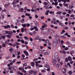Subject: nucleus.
I'll list each match as a JSON object with an SVG mask.
<instances>
[{"instance_id": "nucleus-47", "label": "nucleus", "mask_w": 75, "mask_h": 75, "mask_svg": "<svg viewBox=\"0 0 75 75\" xmlns=\"http://www.w3.org/2000/svg\"><path fill=\"white\" fill-rule=\"evenodd\" d=\"M44 5H45V6H46V5H47V2H44Z\"/></svg>"}, {"instance_id": "nucleus-38", "label": "nucleus", "mask_w": 75, "mask_h": 75, "mask_svg": "<svg viewBox=\"0 0 75 75\" xmlns=\"http://www.w3.org/2000/svg\"><path fill=\"white\" fill-rule=\"evenodd\" d=\"M36 64V67H38V62L36 61L35 62Z\"/></svg>"}, {"instance_id": "nucleus-30", "label": "nucleus", "mask_w": 75, "mask_h": 75, "mask_svg": "<svg viewBox=\"0 0 75 75\" xmlns=\"http://www.w3.org/2000/svg\"><path fill=\"white\" fill-rule=\"evenodd\" d=\"M50 14H52L54 15V11H51L50 12Z\"/></svg>"}, {"instance_id": "nucleus-61", "label": "nucleus", "mask_w": 75, "mask_h": 75, "mask_svg": "<svg viewBox=\"0 0 75 75\" xmlns=\"http://www.w3.org/2000/svg\"><path fill=\"white\" fill-rule=\"evenodd\" d=\"M66 44H70V43L69 42L67 41L66 42Z\"/></svg>"}, {"instance_id": "nucleus-43", "label": "nucleus", "mask_w": 75, "mask_h": 75, "mask_svg": "<svg viewBox=\"0 0 75 75\" xmlns=\"http://www.w3.org/2000/svg\"><path fill=\"white\" fill-rule=\"evenodd\" d=\"M11 27L12 28H14V25H13V24H11Z\"/></svg>"}, {"instance_id": "nucleus-44", "label": "nucleus", "mask_w": 75, "mask_h": 75, "mask_svg": "<svg viewBox=\"0 0 75 75\" xmlns=\"http://www.w3.org/2000/svg\"><path fill=\"white\" fill-rule=\"evenodd\" d=\"M35 40H38V36H36L35 38Z\"/></svg>"}, {"instance_id": "nucleus-41", "label": "nucleus", "mask_w": 75, "mask_h": 75, "mask_svg": "<svg viewBox=\"0 0 75 75\" xmlns=\"http://www.w3.org/2000/svg\"><path fill=\"white\" fill-rule=\"evenodd\" d=\"M65 61L66 62H68V58H66L65 59Z\"/></svg>"}, {"instance_id": "nucleus-24", "label": "nucleus", "mask_w": 75, "mask_h": 75, "mask_svg": "<svg viewBox=\"0 0 75 75\" xmlns=\"http://www.w3.org/2000/svg\"><path fill=\"white\" fill-rule=\"evenodd\" d=\"M43 24L44 25L45 27H47V25L46 23H43Z\"/></svg>"}, {"instance_id": "nucleus-42", "label": "nucleus", "mask_w": 75, "mask_h": 75, "mask_svg": "<svg viewBox=\"0 0 75 75\" xmlns=\"http://www.w3.org/2000/svg\"><path fill=\"white\" fill-rule=\"evenodd\" d=\"M15 44L16 45H20V43H18V42H16V43H15Z\"/></svg>"}, {"instance_id": "nucleus-46", "label": "nucleus", "mask_w": 75, "mask_h": 75, "mask_svg": "<svg viewBox=\"0 0 75 75\" xmlns=\"http://www.w3.org/2000/svg\"><path fill=\"white\" fill-rule=\"evenodd\" d=\"M17 23H15V24H16V25H17V23H18V21H19V20H17Z\"/></svg>"}, {"instance_id": "nucleus-7", "label": "nucleus", "mask_w": 75, "mask_h": 75, "mask_svg": "<svg viewBox=\"0 0 75 75\" xmlns=\"http://www.w3.org/2000/svg\"><path fill=\"white\" fill-rule=\"evenodd\" d=\"M74 53H75V51L74 50L71 51L70 52V55H72V56H73V55L72 54H74Z\"/></svg>"}, {"instance_id": "nucleus-29", "label": "nucleus", "mask_w": 75, "mask_h": 75, "mask_svg": "<svg viewBox=\"0 0 75 75\" xmlns=\"http://www.w3.org/2000/svg\"><path fill=\"white\" fill-rule=\"evenodd\" d=\"M35 64V63H34V62H32L31 63V65L32 66H34Z\"/></svg>"}, {"instance_id": "nucleus-37", "label": "nucleus", "mask_w": 75, "mask_h": 75, "mask_svg": "<svg viewBox=\"0 0 75 75\" xmlns=\"http://www.w3.org/2000/svg\"><path fill=\"white\" fill-rule=\"evenodd\" d=\"M6 45L5 44H3L2 47H6Z\"/></svg>"}, {"instance_id": "nucleus-28", "label": "nucleus", "mask_w": 75, "mask_h": 75, "mask_svg": "<svg viewBox=\"0 0 75 75\" xmlns=\"http://www.w3.org/2000/svg\"><path fill=\"white\" fill-rule=\"evenodd\" d=\"M15 55H18V52L16 51L15 52Z\"/></svg>"}, {"instance_id": "nucleus-1", "label": "nucleus", "mask_w": 75, "mask_h": 75, "mask_svg": "<svg viewBox=\"0 0 75 75\" xmlns=\"http://www.w3.org/2000/svg\"><path fill=\"white\" fill-rule=\"evenodd\" d=\"M56 68L58 70H61V67L60 65L59 64H57L56 65Z\"/></svg>"}, {"instance_id": "nucleus-36", "label": "nucleus", "mask_w": 75, "mask_h": 75, "mask_svg": "<svg viewBox=\"0 0 75 75\" xmlns=\"http://www.w3.org/2000/svg\"><path fill=\"white\" fill-rule=\"evenodd\" d=\"M63 5H64V6H66V7H68V5L66 4V3H64L63 4Z\"/></svg>"}, {"instance_id": "nucleus-59", "label": "nucleus", "mask_w": 75, "mask_h": 75, "mask_svg": "<svg viewBox=\"0 0 75 75\" xmlns=\"http://www.w3.org/2000/svg\"><path fill=\"white\" fill-rule=\"evenodd\" d=\"M25 44L26 45L28 44V42H27V41H25Z\"/></svg>"}, {"instance_id": "nucleus-18", "label": "nucleus", "mask_w": 75, "mask_h": 75, "mask_svg": "<svg viewBox=\"0 0 75 75\" xmlns=\"http://www.w3.org/2000/svg\"><path fill=\"white\" fill-rule=\"evenodd\" d=\"M33 72H34V71L33 70H30L29 71V73L30 74H33Z\"/></svg>"}, {"instance_id": "nucleus-34", "label": "nucleus", "mask_w": 75, "mask_h": 75, "mask_svg": "<svg viewBox=\"0 0 75 75\" xmlns=\"http://www.w3.org/2000/svg\"><path fill=\"white\" fill-rule=\"evenodd\" d=\"M59 25H61L62 26V23L61 22H59Z\"/></svg>"}, {"instance_id": "nucleus-64", "label": "nucleus", "mask_w": 75, "mask_h": 75, "mask_svg": "<svg viewBox=\"0 0 75 75\" xmlns=\"http://www.w3.org/2000/svg\"><path fill=\"white\" fill-rule=\"evenodd\" d=\"M47 71H50V69L48 68L47 69Z\"/></svg>"}, {"instance_id": "nucleus-22", "label": "nucleus", "mask_w": 75, "mask_h": 75, "mask_svg": "<svg viewBox=\"0 0 75 75\" xmlns=\"http://www.w3.org/2000/svg\"><path fill=\"white\" fill-rule=\"evenodd\" d=\"M45 8L46 10H48V9H49V7H48V6H45Z\"/></svg>"}, {"instance_id": "nucleus-53", "label": "nucleus", "mask_w": 75, "mask_h": 75, "mask_svg": "<svg viewBox=\"0 0 75 75\" xmlns=\"http://www.w3.org/2000/svg\"><path fill=\"white\" fill-rule=\"evenodd\" d=\"M35 33H36V31H34L33 32V34H35Z\"/></svg>"}, {"instance_id": "nucleus-45", "label": "nucleus", "mask_w": 75, "mask_h": 75, "mask_svg": "<svg viewBox=\"0 0 75 75\" xmlns=\"http://www.w3.org/2000/svg\"><path fill=\"white\" fill-rule=\"evenodd\" d=\"M7 28H10V26L9 25H7Z\"/></svg>"}, {"instance_id": "nucleus-39", "label": "nucleus", "mask_w": 75, "mask_h": 75, "mask_svg": "<svg viewBox=\"0 0 75 75\" xmlns=\"http://www.w3.org/2000/svg\"><path fill=\"white\" fill-rule=\"evenodd\" d=\"M57 4H58V2H55L54 4V5H55L56 6H57Z\"/></svg>"}, {"instance_id": "nucleus-26", "label": "nucleus", "mask_w": 75, "mask_h": 75, "mask_svg": "<svg viewBox=\"0 0 75 75\" xmlns=\"http://www.w3.org/2000/svg\"><path fill=\"white\" fill-rule=\"evenodd\" d=\"M21 42H22V44H24V41L23 40V39L21 40Z\"/></svg>"}, {"instance_id": "nucleus-31", "label": "nucleus", "mask_w": 75, "mask_h": 75, "mask_svg": "<svg viewBox=\"0 0 75 75\" xmlns=\"http://www.w3.org/2000/svg\"><path fill=\"white\" fill-rule=\"evenodd\" d=\"M8 5H10V4H5V7H7Z\"/></svg>"}, {"instance_id": "nucleus-11", "label": "nucleus", "mask_w": 75, "mask_h": 75, "mask_svg": "<svg viewBox=\"0 0 75 75\" xmlns=\"http://www.w3.org/2000/svg\"><path fill=\"white\" fill-rule=\"evenodd\" d=\"M21 25L24 28H25L27 26V25H26V24H22Z\"/></svg>"}, {"instance_id": "nucleus-51", "label": "nucleus", "mask_w": 75, "mask_h": 75, "mask_svg": "<svg viewBox=\"0 0 75 75\" xmlns=\"http://www.w3.org/2000/svg\"><path fill=\"white\" fill-rule=\"evenodd\" d=\"M22 72H24V73H26V71L24 70V69H23L22 71Z\"/></svg>"}, {"instance_id": "nucleus-25", "label": "nucleus", "mask_w": 75, "mask_h": 75, "mask_svg": "<svg viewBox=\"0 0 75 75\" xmlns=\"http://www.w3.org/2000/svg\"><path fill=\"white\" fill-rule=\"evenodd\" d=\"M69 75H72V71H69Z\"/></svg>"}, {"instance_id": "nucleus-40", "label": "nucleus", "mask_w": 75, "mask_h": 75, "mask_svg": "<svg viewBox=\"0 0 75 75\" xmlns=\"http://www.w3.org/2000/svg\"><path fill=\"white\" fill-rule=\"evenodd\" d=\"M49 42V40H46L45 41V43H48Z\"/></svg>"}, {"instance_id": "nucleus-50", "label": "nucleus", "mask_w": 75, "mask_h": 75, "mask_svg": "<svg viewBox=\"0 0 75 75\" xmlns=\"http://www.w3.org/2000/svg\"><path fill=\"white\" fill-rule=\"evenodd\" d=\"M70 17H74V15L72 14L70 16Z\"/></svg>"}, {"instance_id": "nucleus-16", "label": "nucleus", "mask_w": 75, "mask_h": 75, "mask_svg": "<svg viewBox=\"0 0 75 75\" xmlns=\"http://www.w3.org/2000/svg\"><path fill=\"white\" fill-rule=\"evenodd\" d=\"M19 69L20 70V71H23V69H24L23 68H21V67H19Z\"/></svg>"}, {"instance_id": "nucleus-14", "label": "nucleus", "mask_w": 75, "mask_h": 75, "mask_svg": "<svg viewBox=\"0 0 75 75\" xmlns=\"http://www.w3.org/2000/svg\"><path fill=\"white\" fill-rule=\"evenodd\" d=\"M6 37H7L8 38H11L12 36L11 35L10 36V35H6Z\"/></svg>"}, {"instance_id": "nucleus-3", "label": "nucleus", "mask_w": 75, "mask_h": 75, "mask_svg": "<svg viewBox=\"0 0 75 75\" xmlns=\"http://www.w3.org/2000/svg\"><path fill=\"white\" fill-rule=\"evenodd\" d=\"M55 21H56V19L55 18H53V21H51V23L54 24H57V23Z\"/></svg>"}, {"instance_id": "nucleus-57", "label": "nucleus", "mask_w": 75, "mask_h": 75, "mask_svg": "<svg viewBox=\"0 0 75 75\" xmlns=\"http://www.w3.org/2000/svg\"><path fill=\"white\" fill-rule=\"evenodd\" d=\"M47 48H48V49H50V50H51V47L50 46L48 47Z\"/></svg>"}, {"instance_id": "nucleus-55", "label": "nucleus", "mask_w": 75, "mask_h": 75, "mask_svg": "<svg viewBox=\"0 0 75 75\" xmlns=\"http://www.w3.org/2000/svg\"><path fill=\"white\" fill-rule=\"evenodd\" d=\"M41 72H42L43 73V72H45L46 71H45L44 70H42Z\"/></svg>"}, {"instance_id": "nucleus-33", "label": "nucleus", "mask_w": 75, "mask_h": 75, "mask_svg": "<svg viewBox=\"0 0 75 75\" xmlns=\"http://www.w3.org/2000/svg\"><path fill=\"white\" fill-rule=\"evenodd\" d=\"M30 24L29 23H27V24L26 26L27 27H30Z\"/></svg>"}, {"instance_id": "nucleus-20", "label": "nucleus", "mask_w": 75, "mask_h": 75, "mask_svg": "<svg viewBox=\"0 0 75 75\" xmlns=\"http://www.w3.org/2000/svg\"><path fill=\"white\" fill-rule=\"evenodd\" d=\"M61 13H62V12L61 11H59L56 13V14H61Z\"/></svg>"}, {"instance_id": "nucleus-56", "label": "nucleus", "mask_w": 75, "mask_h": 75, "mask_svg": "<svg viewBox=\"0 0 75 75\" xmlns=\"http://www.w3.org/2000/svg\"><path fill=\"white\" fill-rule=\"evenodd\" d=\"M45 67H46V68H49V67H48V66L47 65H45Z\"/></svg>"}, {"instance_id": "nucleus-13", "label": "nucleus", "mask_w": 75, "mask_h": 75, "mask_svg": "<svg viewBox=\"0 0 75 75\" xmlns=\"http://www.w3.org/2000/svg\"><path fill=\"white\" fill-rule=\"evenodd\" d=\"M49 54H50V53L47 52H46L44 53V55H49Z\"/></svg>"}, {"instance_id": "nucleus-21", "label": "nucleus", "mask_w": 75, "mask_h": 75, "mask_svg": "<svg viewBox=\"0 0 75 75\" xmlns=\"http://www.w3.org/2000/svg\"><path fill=\"white\" fill-rule=\"evenodd\" d=\"M34 23L35 24V25H38V22H37L36 21H34Z\"/></svg>"}, {"instance_id": "nucleus-52", "label": "nucleus", "mask_w": 75, "mask_h": 75, "mask_svg": "<svg viewBox=\"0 0 75 75\" xmlns=\"http://www.w3.org/2000/svg\"><path fill=\"white\" fill-rule=\"evenodd\" d=\"M64 28L65 30H68V27L65 26L64 27Z\"/></svg>"}, {"instance_id": "nucleus-63", "label": "nucleus", "mask_w": 75, "mask_h": 75, "mask_svg": "<svg viewBox=\"0 0 75 75\" xmlns=\"http://www.w3.org/2000/svg\"><path fill=\"white\" fill-rule=\"evenodd\" d=\"M22 58H24V57H25V55H24V54H22Z\"/></svg>"}, {"instance_id": "nucleus-12", "label": "nucleus", "mask_w": 75, "mask_h": 75, "mask_svg": "<svg viewBox=\"0 0 75 75\" xmlns=\"http://www.w3.org/2000/svg\"><path fill=\"white\" fill-rule=\"evenodd\" d=\"M66 11H68V13L69 14H71V11L70 10H66Z\"/></svg>"}, {"instance_id": "nucleus-2", "label": "nucleus", "mask_w": 75, "mask_h": 75, "mask_svg": "<svg viewBox=\"0 0 75 75\" xmlns=\"http://www.w3.org/2000/svg\"><path fill=\"white\" fill-rule=\"evenodd\" d=\"M57 43H58V40H56V41H54L53 42V46L54 47H57Z\"/></svg>"}, {"instance_id": "nucleus-35", "label": "nucleus", "mask_w": 75, "mask_h": 75, "mask_svg": "<svg viewBox=\"0 0 75 75\" xmlns=\"http://www.w3.org/2000/svg\"><path fill=\"white\" fill-rule=\"evenodd\" d=\"M21 61H18L16 62V64H21Z\"/></svg>"}, {"instance_id": "nucleus-9", "label": "nucleus", "mask_w": 75, "mask_h": 75, "mask_svg": "<svg viewBox=\"0 0 75 75\" xmlns=\"http://www.w3.org/2000/svg\"><path fill=\"white\" fill-rule=\"evenodd\" d=\"M12 68H13V69H14V70H15V71H16V70L17 69V67H16V66H14L13 67H12Z\"/></svg>"}, {"instance_id": "nucleus-15", "label": "nucleus", "mask_w": 75, "mask_h": 75, "mask_svg": "<svg viewBox=\"0 0 75 75\" xmlns=\"http://www.w3.org/2000/svg\"><path fill=\"white\" fill-rule=\"evenodd\" d=\"M68 60L69 61H72V58L70 56L68 57Z\"/></svg>"}, {"instance_id": "nucleus-23", "label": "nucleus", "mask_w": 75, "mask_h": 75, "mask_svg": "<svg viewBox=\"0 0 75 75\" xmlns=\"http://www.w3.org/2000/svg\"><path fill=\"white\" fill-rule=\"evenodd\" d=\"M16 0H14L13 3H12V4H13V5H14V4H16Z\"/></svg>"}, {"instance_id": "nucleus-32", "label": "nucleus", "mask_w": 75, "mask_h": 75, "mask_svg": "<svg viewBox=\"0 0 75 75\" xmlns=\"http://www.w3.org/2000/svg\"><path fill=\"white\" fill-rule=\"evenodd\" d=\"M60 38H66V37L62 36H60Z\"/></svg>"}, {"instance_id": "nucleus-54", "label": "nucleus", "mask_w": 75, "mask_h": 75, "mask_svg": "<svg viewBox=\"0 0 75 75\" xmlns=\"http://www.w3.org/2000/svg\"><path fill=\"white\" fill-rule=\"evenodd\" d=\"M27 68H28L29 69H31V66H28Z\"/></svg>"}, {"instance_id": "nucleus-19", "label": "nucleus", "mask_w": 75, "mask_h": 75, "mask_svg": "<svg viewBox=\"0 0 75 75\" xmlns=\"http://www.w3.org/2000/svg\"><path fill=\"white\" fill-rule=\"evenodd\" d=\"M9 51L11 52H13V49H10L9 50Z\"/></svg>"}, {"instance_id": "nucleus-60", "label": "nucleus", "mask_w": 75, "mask_h": 75, "mask_svg": "<svg viewBox=\"0 0 75 75\" xmlns=\"http://www.w3.org/2000/svg\"><path fill=\"white\" fill-rule=\"evenodd\" d=\"M41 19H43L44 18V16H42L41 17Z\"/></svg>"}, {"instance_id": "nucleus-10", "label": "nucleus", "mask_w": 75, "mask_h": 75, "mask_svg": "<svg viewBox=\"0 0 75 75\" xmlns=\"http://www.w3.org/2000/svg\"><path fill=\"white\" fill-rule=\"evenodd\" d=\"M13 34V32L11 31H8V34H9L10 35H11Z\"/></svg>"}, {"instance_id": "nucleus-48", "label": "nucleus", "mask_w": 75, "mask_h": 75, "mask_svg": "<svg viewBox=\"0 0 75 75\" xmlns=\"http://www.w3.org/2000/svg\"><path fill=\"white\" fill-rule=\"evenodd\" d=\"M38 60V59L36 58L33 59V62H34L35 61H37Z\"/></svg>"}, {"instance_id": "nucleus-5", "label": "nucleus", "mask_w": 75, "mask_h": 75, "mask_svg": "<svg viewBox=\"0 0 75 75\" xmlns=\"http://www.w3.org/2000/svg\"><path fill=\"white\" fill-rule=\"evenodd\" d=\"M62 72L64 74H65L67 72V70L65 68H63L62 70Z\"/></svg>"}, {"instance_id": "nucleus-27", "label": "nucleus", "mask_w": 75, "mask_h": 75, "mask_svg": "<svg viewBox=\"0 0 75 75\" xmlns=\"http://www.w3.org/2000/svg\"><path fill=\"white\" fill-rule=\"evenodd\" d=\"M25 15L26 16H30V13L28 14L27 13H25Z\"/></svg>"}, {"instance_id": "nucleus-4", "label": "nucleus", "mask_w": 75, "mask_h": 75, "mask_svg": "<svg viewBox=\"0 0 75 75\" xmlns=\"http://www.w3.org/2000/svg\"><path fill=\"white\" fill-rule=\"evenodd\" d=\"M57 61L56 59H53V65H54V66H55L56 65V64Z\"/></svg>"}, {"instance_id": "nucleus-17", "label": "nucleus", "mask_w": 75, "mask_h": 75, "mask_svg": "<svg viewBox=\"0 0 75 75\" xmlns=\"http://www.w3.org/2000/svg\"><path fill=\"white\" fill-rule=\"evenodd\" d=\"M33 28L34 29H35L36 31H38V28H37V26H34Z\"/></svg>"}, {"instance_id": "nucleus-6", "label": "nucleus", "mask_w": 75, "mask_h": 75, "mask_svg": "<svg viewBox=\"0 0 75 75\" xmlns=\"http://www.w3.org/2000/svg\"><path fill=\"white\" fill-rule=\"evenodd\" d=\"M24 54H25V55L26 56H28V55H29V54H28V52H27V50L24 51Z\"/></svg>"}, {"instance_id": "nucleus-49", "label": "nucleus", "mask_w": 75, "mask_h": 75, "mask_svg": "<svg viewBox=\"0 0 75 75\" xmlns=\"http://www.w3.org/2000/svg\"><path fill=\"white\" fill-rule=\"evenodd\" d=\"M68 50V48L67 47H66L65 48H64V50L66 51L67 50Z\"/></svg>"}, {"instance_id": "nucleus-58", "label": "nucleus", "mask_w": 75, "mask_h": 75, "mask_svg": "<svg viewBox=\"0 0 75 75\" xmlns=\"http://www.w3.org/2000/svg\"><path fill=\"white\" fill-rule=\"evenodd\" d=\"M51 27H52V28H54V25H50Z\"/></svg>"}, {"instance_id": "nucleus-8", "label": "nucleus", "mask_w": 75, "mask_h": 75, "mask_svg": "<svg viewBox=\"0 0 75 75\" xmlns=\"http://www.w3.org/2000/svg\"><path fill=\"white\" fill-rule=\"evenodd\" d=\"M10 41V40H8L6 41L4 43H5V44H8V43H9Z\"/></svg>"}, {"instance_id": "nucleus-62", "label": "nucleus", "mask_w": 75, "mask_h": 75, "mask_svg": "<svg viewBox=\"0 0 75 75\" xmlns=\"http://www.w3.org/2000/svg\"><path fill=\"white\" fill-rule=\"evenodd\" d=\"M20 54V52H18V55H19Z\"/></svg>"}]
</instances>
